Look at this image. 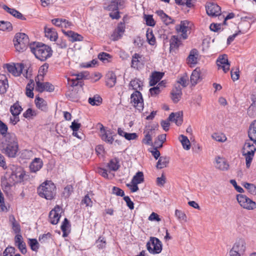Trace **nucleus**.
Wrapping results in <instances>:
<instances>
[{"mask_svg": "<svg viewBox=\"0 0 256 256\" xmlns=\"http://www.w3.org/2000/svg\"><path fill=\"white\" fill-rule=\"evenodd\" d=\"M0 150L8 158L16 156L19 146L17 138L14 134H8L5 138L0 140Z\"/></svg>", "mask_w": 256, "mask_h": 256, "instance_id": "nucleus-1", "label": "nucleus"}, {"mask_svg": "<svg viewBox=\"0 0 256 256\" xmlns=\"http://www.w3.org/2000/svg\"><path fill=\"white\" fill-rule=\"evenodd\" d=\"M32 52L35 56L41 61H44L52 55V51L51 48L42 43H34L30 46Z\"/></svg>", "mask_w": 256, "mask_h": 256, "instance_id": "nucleus-2", "label": "nucleus"}, {"mask_svg": "<svg viewBox=\"0 0 256 256\" xmlns=\"http://www.w3.org/2000/svg\"><path fill=\"white\" fill-rule=\"evenodd\" d=\"M38 195L46 200H52L56 194V186L50 180H46L38 188Z\"/></svg>", "mask_w": 256, "mask_h": 256, "instance_id": "nucleus-3", "label": "nucleus"}, {"mask_svg": "<svg viewBox=\"0 0 256 256\" xmlns=\"http://www.w3.org/2000/svg\"><path fill=\"white\" fill-rule=\"evenodd\" d=\"M15 48L17 52H23L29 44V38L24 33H17L13 40Z\"/></svg>", "mask_w": 256, "mask_h": 256, "instance_id": "nucleus-4", "label": "nucleus"}, {"mask_svg": "<svg viewBox=\"0 0 256 256\" xmlns=\"http://www.w3.org/2000/svg\"><path fill=\"white\" fill-rule=\"evenodd\" d=\"M246 250V243L244 239L236 240L232 248L230 250V256H242Z\"/></svg>", "mask_w": 256, "mask_h": 256, "instance_id": "nucleus-5", "label": "nucleus"}, {"mask_svg": "<svg viewBox=\"0 0 256 256\" xmlns=\"http://www.w3.org/2000/svg\"><path fill=\"white\" fill-rule=\"evenodd\" d=\"M146 248L150 253L159 254L162 250V244L158 238L150 237V241L146 244Z\"/></svg>", "mask_w": 256, "mask_h": 256, "instance_id": "nucleus-6", "label": "nucleus"}, {"mask_svg": "<svg viewBox=\"0 0 256 256\" xmlns=\"http://www.w3.org/2000/svg\"><path fill=\"white\" fill-rule=\"evenodd\" d=\"M130 102L132 106L141 112L144 109V100L139 90H135L130 96Z\"/></svg>", "mask_w": 256, "mask_h": 256, "instance_id": "nucleus-7", "label": "nucleus"}, {"mask_svg": "<svg viewBox=\"0 0 256 256\" xmlns=\"http://www.w3.org/2000/svg\"><path fill=\"white\" fill-rule=\"evenodd\" d=\"M236 199L240 205L244 208L253 210L256 207V202L245 195L239 194Z\"/></svg>", "mask_w": 256, "mask_h": 256, "instance_id": "nucleus-8", "label": "nucleus"}, {"mask_svg": "<svg viewBox=\"0 0 256 256\" xmlns=\"http://www.w3.org/2000/svg\"><path fill=\"white\" fill-rule=\"evenodd\" d=\"M206 14L210 16L223 18L224 16L220 14L221 8L216 4L214 2H207L206 5Z\"/></svg>", "mask_w": 256, "mask_h": 256, "instance_id": "nucleus-9", "label": "nucleus"}, {"mask_svg": "<svg viewBox=\"0 0 256 256\" xmlns=\"http://www.w3.org/2000/svg\"><path fill=\"white\" fill-rule=\"evenodd\" d=\"M35 81L36 82V90L40 92H42L44 90L52 92L54 90V87L52 84L48 82H40L38 76L35 78Z\"/></svg>", "mask_w": 256, "mask_h": 256, "instance_id": "nucleus-10", "label": "nucleus"}, {"mask_svg": "<svg viewBox=\"0 0 256 256\" xmlns=\"http://www.w3.org/2000/svg\"><path fill=\"white\" fill-rule=\"evenodd\" d=\"M62 212L61 208L56 205L49 214L50 222L52 224H57L61 216L60 213Z\"/></svg>", "mask_w": 256, "mask_h": 256, "instance_id": "nucleus-11", "label": "nucleus"}, {"mask_svg": "<svg viewBox=\"0 0 256 256\" xmlns=\"http://www.w3.org/2000/svg\"><path fill=\"white\" fill-rule=\"evenodd\" d=\"M250 28V24L249 23L246 22H244L240 24L239 26L238 27L239 30L238 31L233 34L232 36H228L227 39V44H230L231 42H232L236 37L240 34H245L247 32L248 30Z\"/></svg>", "mask_w": 256, "mask_h": 256, "instance_id": "nucleus-12", "label": "nucleus"}, {"mask_svg": "<svg viewBox=\"0 0 256 256\" xmlns=\"http://www.w3.org/2000/svg\"><path fill=\"white\" fill-rule=\"evenodd\" d=\"M217 66L218 69H222L223 71L226 73L230 70V63L226 54L220 56L216 60Z\"/></svg>", "mask_w": 256, "mask_h": 256, "instance_id": "nucleus-13", "label": "nucleus"}, {"mask_svg": "<svg viewBox=\"0 0 256 256\" xmlns=\"http://www.w3.org/2000/svg\"><path fill=\"white\" fill-rule=\"evenodd\" d=\"M99 124L100 125V136L102 140L109 144H112L114 140V138L112 135L111 132L110 130H106L102 124Z\"/></svg>", "mask_w": 256, "mask_h": 256, "instance_id": "nucleus-14", "label": "nucleus"}, {"mask_svg": "<svg viewBox=\"0 0 256 256\" xmlns=\"http://www.w3.org/2000/svg\"><path fill=\"white\" fill-rule=\"evenodd\" d=\"M124 32V24L122 22L119 23L117 26V28L115 29L111 35L112 40L114 41H116L121 38Z\"/></svg>", "mask_w": 256, "mask_h": 256, "instance_id": "nucleus-15", "label": "nucleus"}, {"mask_svg": "<svg viewBox=\"0 0 256 256\" xmlns=\"http://www.w3.org/2000/svg\"><path fill=\"white\" fill-rule=\"evenodd\" d=\"M6 68L8 72L12 73L14 76H17L22 72L24 65L22 64H17L16 65L7 64Z\"/></svg>", "mask_w": 256, "mask_h": 256, "instance_id": "nucleus-16", "label": "nucleus"}, {"mask_svg": "<svg viewBox=\"0 0 256 256\" xmlns=\"http://www.w3.org/2000/svg\"><path fill=\"white\" fill-rule=\"evenodd\" d=\"M14 243L15 245L22 254L26 253V244L22 240V237L21 234H16L14 237Z\"/></svg>", "mask_w": 256, "mask_h": 256, "instance_id": "nucleus-17", "label": "nucleus"}, {"mask_svg": "<svg viewBox=\"0 0 256 256\" xmlns=\"http://www.w3.org/2000/svg\"><path fill=\"white\" fill-rule=\"evenodd\" d=\"M2 8L7 12L9 13L13 16L22 20H26V18L16 10L10 8L6 5H4Z\"/></svg>", "mask_w": 256, "mask_h": 256, "instance_id": "nucleus-18", "label": "nucleus"}, {"mask_svg": "<svg viewBox=\"0 0 256 256\" xmlns=\"http://www.w3.org/2000/svg\"><path fill=\"white\" fill-rule=\"evenodd\" d=\"M216 168L221 170H226L228 169L229 164L224 158L218 156L216 158Z\"/></svg>", "mask_w": 256, "mask_h": 256, "instance_id": "nucleus-19", "label": "nucleus"}, {"mask_svg": "<svg viewBox=\"0 0 256 256\" xmlns=\"http://www.w3.org/2000/svg\"><path fill=\"white\" fill-rule=\"evenodd\" d=\"M171 94L172 99L173 102L175 103L178 102L182 95V88L180 85L178 84L175 86L171 92Z\"/></svg>", "mask_w": 256, "mask_h": 256, "instance_id": "nucleus-20", "label": "nucleus"}, {"mask_svg": "<svg viewBox=\"0 0 256 256\" xmlns=\"http://www.w3.org/2000/svg\"><path fill=\"white\" fill-rule=\"evenodd\" d=\"M43 162L40 158H35L30 165V170L32 172H36L42 166Z\"/></svg>", "mask_w": 256, "mask_h": 256, "instance_id": "nucleus-21", "label": "nucleus"}, {"mask_svg": "<svg viewBox=\"0 0 256 256\" xmlns=\"http://www.w3.org/2000/svg\"><path fill=\"white\" fill-rule=\"evenodd\" d=\"M116 82V76L113 72H108L106 74V86L108 88L114 86Z\"/></svg>", "mask_w": 256, "mask_h": 256, "instance_id": "nucleus-22", "label": "nucleus"}, {"mask_svg": "<svg viewBox=\"0 0 256 256\" xmlns=\"http://www.w3.org/2000/svg\"><path fill=\"white\" fill-rule=\"evenodd\" d=\"M168 120L174 122L178 126L181 125L182 122V112H179L176 113H171L168 116Z\"/></svg>", "mask_w": 256, "mask_h": 256, "instance_id": "nucleus-23", "label": "nucleus"}, {"mask_svg": "<svg viewBox=\"0 0 256 256\" xmlns=\"http://www.w3.org/2000/svg\"><path fill=\"white\" fill-rule=\"evenodd\" d=\"M198 56V50L196 48L192 49L186 58L187 63L190 64H196L197 63Z\"/></svg>", "mask_w": 256, "mask_h": 256, "instance_id": "nucleus-24", "label": "nucleus"}, {"mask_svg": "<svg viewBox=\"0 0 256 256\" xmlns=\"http://www.w3.org/2000/svg\"><path fill=\"white\" fill-rule=\"evenodd\" d=\"M250 99L252 102L248 110V114L249 116L254 117L256 115V94H252Z\"/></svg>", "mask_w": 256, "mask_h": 256, "instance_id": "nucleus-25", "label": "nucleus"}, {"mask_svg": "<svg viewBox=\"0 0 256 256\" xmlns=\"http://www.w3.org/2000/svg\"><path fill=\"white\" fill-rule=\"evenodd\" d=\"M62 31L66 36H68L71 38L70 40L72 42L76 41H82L83 40L84 38L82 36L72 30H68L66 32L64 30H62Z\"/></svg>", "mask_w": 256, "mask_h": 256, "instance_id": "nucleus-26", "label": "nucleus"}, {"mask_svg": "<svg viewBox=\"0 0 256 256\" xmlns=\"http://www.w3.org/2000/svg\"><path fill=\"white\" fill-rule=\"evenodd\" d=\"M248 136L251 141L256 142V120L250 125Z\"/></svg>", "mask_w": 256, "mask_h": 256, "instance_id": "nucleus-27", "label": "nucleus"}, {"mask_svg": "<svg viewBox=\"0 0 256 256\" xmlns=\"http://www.w3.org/2000/svg\"><path fill=\"white\" fill-rule=\"evenodd\" d=\"M164 74L161 72H154L152 73L149 82L150 86H154L163 77Z\"/></svg>", "mask_w": 256, "mask_h": 256, "instance_id": "nucleus-28", "label": "nucleus"}, {"mask_svg": "<svg viewBox=\"0 0 256 256\" xmlns=\"http://www.w3.org/2000/svg\"><path fill=\"white\" fill-rule=\"evenodd\" d=\"M45 36L48 38H50L52 41H56L58 38V34L55 29L53 28H45Z\"/></svg>", "mask_w": 256, "mask_h": 256, "instance_id": "nucleus-29", "label": "nucleus"}, {"mask_svg": "<svg viewBox=\"0 0 256 256\" xmlns=\"http://www.w3.org/2000/svg\"><path fill=\"white\" fill-rule=\"evenodd\" d=\"M34 102L37 108L42 111L47 110V102L44 99L38 96L36 97Z\"/></svg>", "mask_w": 256, "mask_h": 256, "instance_id": "nucleus-30", "label": "nucleus"}, {"mask_svg": "<svg viewBox=\"0 0 256 256\" xmlns=\"http://www.w3.org/2000/svg\"><path fill=\"white\" fill-rule=\"evenodd\" d=\"M9 221L12 226V229L16 234H20V224L16 222L14 216L10 215L9 216Z\"/></svg>", "mask_w": 256, "mask_h": 256, "instance_id": "nucleus-31", "label": "nucleus"}, {"mask_svg": "<svg viewBox=\"0 0 256 256\" xmlns=\"http://www.w3.org/2000/svg\"><path fill=\"white\" fill-rule=\"evenodd\" d=\"M170 51L174 50L178 48L180 41L177 36H172L170 40Z\"/></svg>", "mask_w": 256, "mask_h": 256, "instance_id": "nucleus-32", "label": "nucleus"}, {"mask_svg": "<svg viewBox=\"0 0 256 256\" xmlns=\"http://www.w3.org/2000/svg\"><path fill=\"white\" fill-rule=\"evenodd\" d=\"M142 56L138 54H134L132 56L131 66L133 68L138 69L140 67L142 62L140 60Z\"/></svg>", "mask_w": 256, "mask_h": 256, "instance_id": "nucleus-33", "label": "nucleus"}, {"mask_svg": "<svg viewBox=\"0 0 256 256\" xmlns=\"http://www.w3.org/2000/svg\"><path fill=\"white\" fill-rule=\"evenodd\" d=\"M8 87V80L6 76H0V94H4Z\"/></svg>", "mask_w": 256, "mask_h": 256, "instance_id": "nucleus-34", "label": "nucleus"}, {"mask_svg": "<svg viewBox=\"0 0 256 256\" xmlns=\"http://www.w3.org/2000/svg\"><path fill=\"white\" fill-rule=\"evenodd\" d=\"M252 150L253 152L256 151V142L252 143L249 140H246L242 148V152H247Z\"/></svg>", "mask_w": 256, "mask_h": 256, "instance_id": "nucleus-35", "label": "nucleus"}, {"mask_svg": "<svg viewBox=\"0 0 256 256\" xmlns=\"http://www.w3.org/2000/svg\"><path fill=\"white\" fill-rule=\"evenodd\" d=\"M124 3L125 0H112L108 6V8L109 10L121 8L124 6Z\"/></svg>", "mask_w": 256, "mask_h": 256, "instance_id": "nucleus-36", "label": "nucleus"}, {"mask_svg": "<svg viewBox=\"0 0 256 256\" xmlns=\"http://www.w3.org/2000/svg\"><path fill=\"white\" fill-rule=\"evenodd\" d=\"M153 130L151 128L149 130H148L147 132L146 130L144 132V133H146L144 136V138H143L142 142V143L146 144V145H152V133Z\"/></svg>", "mask_w": 256, "mask_h": 256, "instance_id": "nucleus-37", "label": "nucleus"}, {"mask_svg": "<svg viewBox=\"0 0 256 256\" xmlns=\"http://www.w3.org/2000/svg\"><path fill=\"white\" fill-rule=\"evenodd\" d=\"M169 158L166 156H160L156 164V168L162 169L167 166L169 162Z\"/></svg>", "mask_w": 256, "mask_h": 256, "instance_id": "nucleus-38", "label": "nucleus"}, {"mask_svg": "<svg viewBox=\"0 0 256 256\" xmlns=\"http://www.w3.org/2000/svg\"><path fill=\"white\" fill-rule=\"evenodd\" d=\"M146 36L147 41L150 45L154 46L156 44V39L152 29L148 28L147 30Z\"/></svg>", "mask_w": 256, "mask_h": 256, "instance_id": "nucleus-39", "label": "nucleus"}, {"mask_svg": "<svg viewBox=\"0 0 256 256\" xmlns=\"http://www.w3.org/2000/svg\"><path fill=\"white\" fill-rule=\"evenodd\" d=\"M22 108L18 102H15L10 108V111L12 116H19Z\"/></svg>", "mask_w": 256, "mask_h": 256, "instance_id": "nucleus-40", "label": "nucleus"}, {"mask_svg": "<svg viewBox=\"0 0 256 256\" xmlns=\"http://www.w3.org/2000/svg\"><path fill=\"white\" fill-rule=\"evenodd\" d=\"M142 82L139 79L135 78L130 81V85L132 88L133 90H142V86H143Z\"/></svg>", "mask_w": 256, "mask_h": 256, "instance_id": "nucleus-41", "label": "nucleus"}, {"mask_svg": "<svg viewBox=\"0 0 256 256\" xmlns=\"http://www.w3.org/2000/svg\"><path fill=\"white\" fill-rule=\"evenodd\" d=\"M179 140L182 143L183 148L186 150H189L190 148V143L188 137L181 134L179 137Z\"/></svg>", "mask_w": 256, "mask_h": 256, "instance_id": "nucleus-42", "label": "nucleus"}, {"mask_svg": "<svg viewBox=\"0 0 256 256\" xmlns=\"http://www.w3.org/2000/svg\"><path fill=\"white\" fill-rule=\"evenodd\" d=\"M8 128L6 124L0 120V140L5 138L8 134H12L8 132Z\"/></svg>", "mask_w": 256, "mask_h": 256, "instance_id": "nucleus-43", "label": "nucleus"}, {"mask_svg": "<svg viewBox=\"0 0 256 256\" xmlns=\"http://www.w3.org/2000/svg\"><path fill=\"white\" fill-rule=\"evenodd\" d=\"M34 83L33 80H30V82H28L26 86V96L30 98H34V93H33V90H34Z\"/></svg>", "mask_w": 256, "mask_h": 256, "instance_id": "nucleus-44", "label": "nucleus"}, {"mask_svg": "<svg viewBox=\"0 0 256 256\" xmlns=\"http://www.w3.org/2000/svg\"><path fill=\"white\" fill-rule=\"evenodd\" d=\"M254 153L255 152H253V151L252 150L250 151H250L246 153L242 152V155L244 156L246 158V166L247 168H250L253 158L254 156Z\"/></svg>", "mask_w": 256, "mask_h": 256, "instance_id": "nucleus-45", "label": "nucleus"}, {"mask_svg": "<svg viewBox=\"0 0 256 256\" xmlns=\"http://www.w3.org/2000/svg\"><path fill=\"white\" fill-rule=\"evenodd\" d=\"M200 78V70L196 68L192 72L190 76V81L192 84H196Z\"/></svg>", "mask_w": 256, "mask_h": 256, "instance_id": "nucleus-46", "label": "nucleus"}, {"mask_svg": "<svg viewBox=\"0 0 256 256\" xmlns=\"http://www.w3.org/2000/svg\"><path fill=\"white\" fill-rule=\"evenodd\" d=\"M144 181V174L142 172H138L134 176L131 182L136 183L137 184H140Z\"/></svg>", "mask_w": 256, "mask_h": 256, "instance_id": "nucleus-47", "label": "nucleus"}, {"mask_svg": "<svg viewBox=\"0 0 256 256\" xmlns=\"http://www.w3.org/2000/svg\"><path fill=\"white\" fill-rule=\"evenodd\" d=\"M108 166L110 170L113 171L117 170L120 167L118 160L116 158L111 160L108 164Z\"/></svg>", "mask_w": 256, "mask_h": 256, "instance_id": "nucleus-48", "label": "nucleus"}, {"mask_svg": "<svg viewBox=\"0 0 256 256\" xmlns=\"http://www.w3.org/2000/svg\"><path fill=\"white\" fill-rule=\"evenodd\" d=\"M88 102L92 106H98L102 103V98L100 96H94L92 98H90Z\"/></svg>", "mask_w": 256, "mask_h": 256, "instance_id": "nucleus-49", "label": "nucleus"}, {"mask_svg": "<svg viewBox=\"0 0 256 256\" xmlns=\"http://www.w3.org/2000/svg\"><path fill=\"white\" fill-rule=\"evenodd\" d=\"M0 30L2 31L11 30L12 29V24L9 22L0 21Z\"/></svg>", "mask_w": 256, "mask_h": 256, "instance_id": "nucleus-50", "label": "nucleus"}, {"mask_svg": "<svg viewBox=\"0 0 256 256\" xmlns=\"http://www.w3.org/2000/svg\"><path fill=\"white\" fill-rule=\"evenodd\" d=\"M70 226V224L68 220L66 218H65L60 226L61 230L63 232L62 236L64 237H66L68 236L66 230Z\"/></svg>", "mask_w": 256, "mask_h": 256, "instance_id": "nucleus-51", "label": "nucleus"}, {"mask_svg": "<svg viewBox=\"0 0 256 256\" xmlns=\"http://www.w3.org/2000/svg\"><path fill=\"white\" fill-rule=\"evenodd\" d=\"M175 216L180 221H183L184 222H186L187 221L186 216L184 212L180 210H176Z\"/></svg>", "mask_w": 256, "mask_h": 256, "instance_id": "nucleus-52", "label": "nucleus"}, {"mask_svg": "<svg viewBox=\"0 0 256 256\" xmlns=\"http://www.w3.org/2000/svg\"><path fill=\"white\" fill-rule=\"evenodd\" d=\"M212 138L216 141L220 142H224L226 140L225 135L222 133H214L212 135Z\"/></svg>", "mask_w": 256, "mask_h": 256, "instance_id": "nucleus-53", "label": "nucleus"}, {"mask_svg": "<svg viewBox=\"0 0 256 256\" xmlns=\"http://www.w3.org/2000/svg\"><path fill=\"white\" fill-rule=\"evenodd\" d=\"M161 84H158L156 86H154L150 89L149 91L151 96H154L159 94L162 91L160 88Z\"/></svg>", "mask_w": 256, "mask_h": 256, "instance_id": "nucleus-54", "label": "nucleus"}, {"mask_svg": "<svg viewBox=\"0 0 256 256\" xmlns=\"http://www.w3.org/2000/svg\"><path fill=\"white\" fill-rule=\"evenodd\" d=\"M243 186L251 194H256V186L254 184L246 182Z\"/></svg>", "mask_w": 256, "mask_h": 256, "instance_id": "nucleus-55", "label": "nucleus"}, {"mask_svg": "<svg viewBox=\"0 0 256 256\" xmlns=\"http://www.w3.org/2000/svg\"><path fill=\"white\" fill-rule=\"evenodd\" d=\"M176 29L178 32H182V36L184 39H186L188 38L186 32L188 29L187 28L182 27L180 25H177Z\"/></svg>", "mask_w": 256, "mask_h": 256, "instance_id": "nucleus-56", "label": "nucleus"}, {"mask_svg": "<svg viewBox=\"0 0 256 256\" xmlns=\"http://www.w3.org/2000/svg\"><path fill=\"white\" fill-rule=\"evenodd\" d=\"M73 187L72 185H68L64 188L62 195L65 198H68L73 192Z\"/></svg>", "mask_w": 256, "mask_h": 256, "instance_id": "nucleus-57", "label": "nucleus"}, {"mask_svg": "<svg viewBox=\"0 0 256 256\" xmlns=\"http://www.w3.org/2000/svg\"><path fill=\"white\" fill-rule=\"evenodd\" d=\"M28 244L33 251H37L39 248L38 243L36 239H30Z\"/></svg>", "mask_w": 256, "mask_h": 256, "instance_id": "nucleus-58", "label": "nucleus"}, {"mask_svg": "<svg viewBox=\"0 0 256 256\" xmlns=\"http://www.w3.org/2000/svg\"><path fill=\"white\" fill-rule=\"evenodd\" d=\"M144 20L146 24L148 26H154L156 24L155 21L152 15H144Z\"/></svg>", "mask_w": 256, "mask_h": 256, "instance_id": "nucleus-59", "label": "nucleus"}, {"mask_svg": "<svg viewBox=\"0 0 256 256\" xmlns=\"http://www.w3.org/2000/svg\"><path fill=\"white\" fill-rule=\"evenodd\" d=\"M2 186L4 191L8 192L10 189L12 184L6 178L2 180Z\"/></svg>", "mask_w": 256, "mask_h": 256, "instance_id": "nucleus-60", "label": "nucleus"}, {"mask_svg": "<svg viewBox=\"0 0 256 256\" xmlns=\"http://www.w3.org/2000/svg\"><path fill=\"white\" fill-rule=\"evenodd\" d=\"M15 248L13 246H8L3 252L4 256H13L12 254L15 252Z\"/></svg>", "mask_w": 256, "mask_h": 256, "instance_id": "nucleus-61", "label": "nucleus"}, {"mask_svg": "<svg viewBox=\"0 0 256 256\" xmlns=\"http://www.w3.org/2000/svg\"><path fill=\"white\" fill-rule=\"evenodd\" d=\"M111 56L106 52H100L98 55V58L103 62H104L105 61L108 62V59L111 58Z\"/></svg>", "mask_w": 256, "mask_h": 256, "instance_id": "nucleus-62", "label": "nucleus"}, {"mask_svg": "<svg viewBox=\"0 0 256 256\" xmlns=\"http://www.w3.org/2000/svg\"><path fill=\"white\" fill-rule=\"evenodd\" d=\"M112 193L118 196H124V193L123 190L119 188L114 186L112 188Z\"/></svg>", "mask_w": 256, "mask_h": 256, "instance_id": "nucleus-63", "label": "nucleus"}, {"mask_svg": "<svg viewBox=\"0 0 256 256\" xmlns=\"http://www.w3.org/2000/svg\"><path fill=\"white\" fill-rule=\"evenodd\" d=\"M52 234L50 232L40 235L39 236V241L41 243L46 242L48 239H50Z\"/></svg>", "mask_w": 256, "mask_h": 256, "instance_id": "nucleus-64", "label": "nucleus"}]
</instances>
